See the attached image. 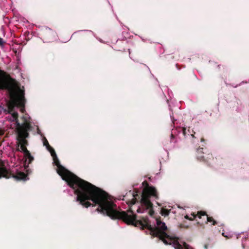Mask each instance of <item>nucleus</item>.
I'll return each instance as SVG.
<instances>
[{
	"label": "nucleus",
	"mask_w": 249,
	"mask_h": 249,
	"mask_svg": "<svg viewBox=\"0 0 249 249\" xmlns=\"http://www.w3.org/2000/svg\"><path fill=\"white\" fill-rule=\"evenodd\" d=\"M242 247H243V248H245L244 245L243 244H242Z\"/></svg>",
	"instance_id": "obj_13"
},
{
	"label": "nucleus",
	"mask_w": 249,
	"mask_h": 249,
	"mask_svg": "<svg viewBox=\"0 0 249 249\" xmlns=\"http://www.w3.org/2000/svg\"><path fill=\"white\" fill-rule=\"evenodd\" d=\"M200 150H201L200 149H198V150H197L198 152H199Z\"/></svg>",
	"instance_id": "obj_14"
},
{
	"label": "nucleus",
	"mask_w": 249,
	"mask_h": 249,
	"mask_svg": "<svg viewBox=\"0 0 249 249\" xmlns=\"http://www.w3.org/2000/svg\"><path fill=\"white\" fill-rule=\"evenodd\" d=\"M26 176L24 173H20L18 174V175L16 176V178L18 179H24L25 178Z\"/></svg>",
	"instance_id": "obj_8"
},
{
	"label": "nucleus",
	"mask_w": 249,
	"mask_h": 249,
	"mask_svg": "<svg viewBox=\"0 0 249 249\" xmlns=\"http://www.w3.org/2000/svg\"><path fill=\"white\" fill-rule=\"evenodd\" d=\"M44 144L47 146L53 158V163L57 166V172L72 188L77 195V201L84 207L88 208L92 204L89 201L91 200L93 205L98 204L96 210L106 214L112 219H122L127 224H132L142 228L151 229L149 220L147 217L141 220H137L136 215L132 211L131 207L139 198L137 191H129L123 196L122 199L125 201L129 207L127 212L119 211L116 206L111 200L110 196L105 191L86 181L72 174L62 166L57 158L54 150L49 145L45 140Z\"/></svg>",
	"instance_id": "obj_1"
},
{
	"label": "nucleus",
	"mask_w": 249,
	"mask_h": 249,
	"mask_svg": "<svg viewBox=\"0 0 249 249\" xmlns=\"http://www.w3.org/2000/svg\"><path fill=\"white\" fill-rule=\"evenodd\" d=\"M196 216H197L199 218H201L202 216L204 217L203 219L206 220L205 221L206 223L209 222L213 225L216 224V222L213 219V218L212 217L208 216L204 212H199L197 215L195 214V213H192L191 216L186 215L185 216V218L190 220H192L194 219Z\"/></svg>",
	"instance_id": "obj_5"
},
{
	"label": "nucleus",
	"mask_w": 249,
	"mask_h": 249,
	"mask_svg": "<svg viewBox=\"0 0 249 249\" xmlns=\"http://www.w3.org/2000/svg\"><path fill=\"white\" fill-rule=\"evenodd\" d=\"M156 228L152 231L153 234L159 237L164 244L172 245L175 249H193V248L190 247L185 243H183L182 245L180 244L177 240L168 235L166 232L167 228L165 224L160 219H156Z\"/></svg>",
	"instance_id": "obj_3"
},
{
	"label": "nucleus",
	"mask_w": 249,
	"mask_h": 249,
	"mask_svg": "<svg viewBox=\"0 0 249 249\" xmlns=\"http://www.w3.org/2000/svg\"><path fill=\"white\" fill-rule=\"evenodd\" d=\"M160 213L162 215L165 216L169 214V211L166 209L162 208L161 210Z\"/></svg>",
	"instance_id": "obj_7"
},
{
	"label": "nucleus",
	"mask_w": 249,
	"mask_h": 249,
	"mask_svg": "<svg viewBox=\"0 0 249 249\" xmlns=\"http://www.w3.org/2000/svg\"><path fill=\"white\" fill-rule=\"evenodd\" d=\"M172 122L173 123H174V121L173 120H172Z\"/></svg>",
	"instance_id": "obj_15"
},
{
	"label": "nucleus",
	"mask_w": 249,
	"mask_h": 249,
	"mask_svg": "<svg viewBox=\"0 0 249 249\" xmlns=\"http://www.w3.org/2000/svg\"><path fill=\"white\" fill-rule=\"evenodd\" d=\"M0 89H8L10 91V100L8 103V109L10 116L7 117L10 121L15 122V125L18 133V146L20 145V150L24 154L25 164L28 165L33 160L34 158L27 150L26 145L28 142L26 138L28 137V130L29 124L25 123L20 125L18 119V113L14 110L15 107H20V111L24 112V93L19 87L12 86L9 88L5 77L4 72L0 69Z\"/></svg>",
	"instance_id": "obj_2"
},
{
	"label": "nucleus",
	"mask_w": 249,
	"mask_h": 249,
	"mask_svg": "<svg viewBox=\"0 0 249 249\" xmlns=\"http://www.w3.org/2000/svg\"><path fill=\"white\" fill-rule=\"evenodd\" d=\"M182 132H183V134H184V135H186V128H182Z\"/></svg>",
	"instance_id": "obj_9"
},
{
	"label": "nucleus",
	"mask_w": 249,
	"mask_h": 249,
	"mask_svg": "<svg viewBox=\"0 0 249 249\" xmlns=\"http://www.w3.org/2000/svg\"><path fill=\"white\" fill-rule=\"evenodd\" d=\"M188 131L189 132V133H190V134L191 135V136H192L193 137H194V134H191V132L190 131V130H189V129L188 130Z\"/></svg>",
	"instance_id": "obj_11"
},
{
	"label": "nucleus",
	"mask_w": 249,
	"mask_h": 249,
	"mask_svg": "<svg viewBox=\"0 0 249 249\" xmlns=\"http://www.w3.org/2000/svg\"><path fill=\"white\" fill-rule=\"evenodd\" d=\"M171 139H172L174 138V135L173 134H171Z\"/></svg>",
	"instance_id": "obj_12"
},
{
	"label": "nucleus",
	"mask_w": 249,
	"mask_h": 249,
	"mask_svg": "<svg viewBox=\"0 0 249 249\" xmlns=\"http://www.w3.org/2000/svg\"><path fill=\"white\" fill-rule=\"evenodd\" d=\"M3 134V131L2 130H0V136L2 135Z\"/></svg>",
	"instance_id": "obj_10"
},
{
	"label": "nucleus",
	"mask_w": 249,
	"mask_h": 249,
	"mask_svg": "<svg viewBox=\"0 0 249 249\" xmlns=\"http://www.w3.org/2000/svg\"><path fill=\"white\" fill-rule=\"evenodd\" d=\"M158 197V193L154 187L149 186L144 187L142 194L141 206L137 209V213L147 212L150 215H153L154 211L152 210V204L150 199L153 198L156 199Z\"/></svg>",
	"instance_id": "obj_4"
},
{
	"label": "nucleus",
	"mask_w": 249,
	"mask_h": 249,
	"mask_svg": "<svg viewBox=\"0 0 249 249\" xmlns=\"http://www.w3.org/2000/svg\"><path fill=\"white\" fill-rule=\"evenodd\" d=\"M12 177L14 176L4 165L0 166V178H8Z\"/></svg>",
	"instance_id": "obj_6"
}]
</instances>
